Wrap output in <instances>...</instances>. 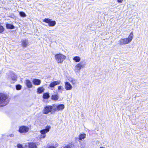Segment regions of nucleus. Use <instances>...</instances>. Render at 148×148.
<instances>
[{"label":"nucleus","mask_w":148,"mask_h":148,"mask_svg":"<svg viewBox=\"0 0 148 148\" xmlns=\"http://www.w3.org/2000/svg\"><path fill=\"white\" fill-rule=\"evenodd\" d=\"M133 37V33L131 32L127 38H121L119 41V44L120 45H125L130 42Z\"/></svg>","instance_id":"nucleus-1"},{"label":"nucleus","mask_w":148,"mask_h":148,"mask_svg":"<svg viewBox=\"0 0 148 148\" xmlns=\"http://www.w3.org/2000/svg\"><path fill=\"white\" fill-rule=\"evenodd\" d=\"M9 99L8 96L3 94L0 93V106H3L9 103Z\"/></svg>","instance_id":"nucleus-2"},{"label":"nucleus","mask_w":148,"mask_h":148,"mask_svg":"<svg viewBox=\"0 0 148 148\" xmlns=\"http://www.w3.org/2000/svg\"><path fill=\"white\" fill-rule=\"evenodd\" d=\"M55 59L58 63H62L66 58V56L63 54L58 53L55 55Z\"/></svg>","instance_id":"nucleus-3"},{"label":"nucleus","mask_w":148,"mask_h":148,"mask_svg":"<svg viewBox=\"0 0 148 148\" xmlns=\"http://www.w3.org/2000/svg\"><path fill=\"white\" fill-rule=\"evenodd\" d=\"M53 112L55 113L57 111L62 110L64 108V106L63 104H53Z\"/></svg>","instance_id":"nucleus-4"},{"label":"nucleus","mask_w":148,"mask_h":148,"mask_svg":"<svg viewBox=\"0 0 148 148\" xmlns=\"http://www.w3.org/2000/svg\"><path fill=\"white\" fill-rule=\"evenodd\" d=\"M53 104L52 106H47L45 107L43 113L45 114H47L50 112L52 114L53 113Z\"/></svg>","instance_id":"nucleus-5"},{"label":"nucleus","mask_w":148,"mask_h":148,"mask_svg":"<svg viewBox=\"0 0 148 148\" xmlns=\"http://www.w3.org/2000/svg\"><path fill=\"white\" fill-rule=\"evenodd\" d=\"M43 22L47 23L49 27H53L56 24L55 21H53L49 18H45L43 20Z\"/></svg>","instance_id":"nucleus-6"},{"label":"nucleus","mask_w":148,"mask_h":148,"mask_svg":"<svg viewBox=\"0 0 148 148\" xmlns=\"http://www.w3.org/2000/svg\"><path fill=\"white\" fill-rule=\"evenodd\" d=\"M85 64V62H81L78 63L75 66V69L77 70V72L80 71L81 69L84 67Z\"/></svg>","instance_id":"nucleus-7"},{"label":"nucleus","mask_w":148,"mask_h":148,"mask_svg":"<svg viewBox=\"0 0 148 148\" xmlns=\"http://www.w3.org/2000/svg\"><path fill=\"white\" fill-rule=\"evenodd\" d=\"M29 130L28 127L23 125L19 127L18 132L20 133H26L28 132Z\"/></svg>","instance_id":"nucleus-8"},{"label":"nucleus","mask_w":148,"mask_h":148,"mask_svg":"<svg viewBox=\"0 0 148 148\" xmlns=\"http://www.w3.org/2000/svg\"><path fill=\"white\" fill-rule=\"evenodd\" d=\"M9 77H10L12 82V83H14V82L17 80L16 75L12 72L11 71L9 73Z\"/></svg>","instance_id":"nucleus-9"},{"label":"nucleus","mask_w":148,"mask_h":148,"mask_svg":"<svg viewBox=\"0 0 148 148\" xmlns=\"http://www.w3.org/2000/svg\"><path fill=\"white\" fill-rule=\"evenodd\" d=\"M22 46L25 48L29 45V43L27 39H24L21 41Z\"/></svg>","instance_id":"nucleus-10"},{"label":"nucleus","mask_w":148,"mask_h":148,"mask_svg":"<svg viewBox=\"0 0 148 148\" xmlns=\"http://www.w3.org/2000/svg\"><path fill=\"white\" fill-rule=\"evenodd\" d=\"M51 128L50 125H47L46 126L45 128L43 130H41L40 132L41 134H45L49 132Z\"/></svg>","instance_id":"nucleus-11"},{"label":"nucleus","mask_w":148,"mask_h":148,"mask_svg":"<svg viewBox=\"0 0 148 148\" xmlns=\"http://www.w3.org/2000/svg\"><path fill=\"white\" fill-rule=\"evenodd\" d=\"M60 83V81H54L51 82L49 85V86L52 88L53 89L54 88L55 86L58 85Z\"/></svg>","instance_id":"nucleus-12"},{"label":"nucleus","mask_w":148,"mask_h":148,"mask_svg":"<svg viewBox=\"0 0 148 148\" xmlns=\"http://www.w3.org/2000/svg\"><path fill=\"white\" fill-rule=\"evenodd\" d=\"M65 88L66 90H70L73 87L69 82H66L65 83Z\"/></svg>","instance_id":"nucleus-13"},{"label":"nucleus","mask_w":148,"mask_h":148,"mask_svg":"<svg viewBox=\"0 0 148 148\" xmlns=\"http://www.w3.org/2000/svg\"><path fill=\"white\" fill-rule=\"evenodd\" d=\"M29 148H37V145L36 143L30 142L28 143Z\"/></svg>","instance_id":"nucleus-14"},{"label":"nucleus","mask_w":148,"mask_h":148,"mask_svg":"<svg viewBox=\"0 0 148 148\" xmlns=\"http://www.w3.org/2000/svg\"><path fill=\"white\" fill-rule=\"evenodd\" d=\"M86 135L85 134L83 133L80 134L78 136V141L80 142L81 140L84 139L86 137Z\"/></svg>","instance_id":"nucleus-15"},{"label":"nucleus","mask_w":148,"mask_h":148,"mask_svg":"<svg viewBox=\"0 0 148 148\" xmlns=\"http://www.w3.org/2000/svg\"><path fill=\"white\" fill-rule=\"evenodd\" d=\"M33 84L35 85H39L41 83V80L38 79H34L32 81Z\"/></svg>","instance_id":"nucleus-16"},{"label":"nucleus","mask_w":148,"mask_h":148,"mask_svg":"<svg viewBox=\"0 0 148 148\" xmlns=\"http://www.w3.org/2000/svg\"><path fill=\"white\" fill-rule=\"evenodd\" d=\"M5 27L7 29H13L15 28V26L12 24L7 23L5 24Z\"/></svg>","instance_id":"nucleus-17"},{"label":"nucleus","mask_w":148,"mask_h":148,"mask_svg":"<svg viewBox=\"0 0 148 148\" xmlns=\"http://www.w3.org/2000/svg\"><path fill=\"white\" fill-rule=\"evenodd\" d=\"M25 84L28 88H30L32 87L33 86L31 82L29 79L25 80Z\"/></svg>","instance_id":"nucleus-18"},{"label":"nucleus","mask_w":148,"mask_h":148,"mask_svg":"<svg viewBox=\"0 0 148 148\" xmlns=\"http://www.w3.org/2000/svg\"><path fill=\"white\" fill-rule=\"evenodd\" d=\"M78 147L77 146L74 145L73 144L71 143L65 146L63 148H78Z\"/></svg>","instance_id":"nucleus-19"},{"label":"nucleus","mask_w":148,"mask_h":148,"mask_svg":"<svg viewBox=\"0 0 148 148\" xmlns=\"http://www.w3.org/2000/svg\"><path fill=\"white\" fill-rule=\"evenodd\" d=\"M45 89L43 87H38L37 89V93L40 94L44 92Z\"/></svg>","instance_id":"nucleus-20"},{"label":"nucleus","mask_w":148,"mask_h":148,"mask_svg":"<svg viewBox=\"0 0 148 148\" xmlns=\"http://www.w3.org/2000/svg\"><path fill=\"white\" fill-rule=\"evenodd\" d=\"M59 98V96L58 94L52 95L51 96V99L52 100L57 101Z\"/></svg>","instance_id":"nucleus-21"},{"label":"nucleus","mask_w":148,"mask_h":148,"mask_svg":"<svg viewBox=\"0 0 148 148\" xmlns=\"http://www.w3.org/2000/svg\"><path fill=\"white\" fill-rule=\"evenodd\" d=\"M49 97V94L48 92L45 93L43 94L42 96V97L44 99H48Z\"/></svg>","instance_id":"nucleus-22"},{"label":"nucleus","mask_w":148,"mask_h":148,"mask_svg":"<svg viewBox=\"0 0 148 148\" xmlns=\"http://www.w3.org/2000/svg\"><path fill=\"white\" fill-rule=\"evenodd\" d=\"M73 60L76 62H79L80 61L81 58L79 56H76L73 58Z\"/></svg>","instance_id":"nucleus-23"},{"label":"nucleus","mask_w":148,"mask_h":148,"mask_svg":"<svg viewBox=\"0 0 148 148\" xmlns=\"http://www.w3.org/2000/svg\"><path fill=\"white\" fill-rule=\"evenodd\" d=\"M19 14L20 16L22 17H25L26 16V14L23 12H19Z\"/></svg>","instance_id":"nucleus-24"},{"label":"nucleus","mask_w":148,"mask_h":148,"mask_svg":"<svg viewBox=\"0 0 148 148\" xmlns=\"http://www.w3.org/2000/svg\"><path fill=\"white\" fill-rule=\"evenodd\" d=\"M5 30V29L1 25H0V33H3Z\"/></svg>","instance_id":"nucleus-25"},{"label":"nucleus","mask_w":148,"mask_h":148,"mask_svg":"<svg viewBox=\"0 0 148 148\" xmlns=\"http://www.w3.org/2000/svg\"><path fill=\"white\" fill-rule=\"evenodd\" d=\"M22 86L20 84H17L16 86V88L17 90H20L21 89Z\"/></svg>","instance_id":"nucleus-26"},{"label":"nucleus","mask_w":148,"mask_h":148,"mask_svg":"<svg viewBox=\"0 0 148 148\" xmlns=\"http://www.w3.org/2000/svg\"><path fill=\"white\" fill-rule=\"evenodd\" d=\"M17 147L18 148H24L22 145L18 143L17 145Z\"/></svg>","instance_id":"nucleus-27"},{"label":"nucleus","mask_w":148,"mask_h":148,"mask_svg":"<svg viewBox=\"0 0 148 148\" xmlns=\"http://www.w3.org/2000/svg\"><path fill=\"white\" fill-rule=\"evenodd\" d=\"M47 147L48 148H56V146H50L49 145H47Z\"/></svg>","instance_id":"nucleus-28"},{"label":"nucleus","mask_w":148,"mask_h":148,"mask_svg":"<svg viewBox=\"0 0 148 148\" xmlns=\"http://www.w3.org/2000/svg\"><path fill=\"white\" fill-rule=\"evenodd\" d=\"M63 87L61 86H59L58 87V90L62 91L63 90Z\"/></svg>","instance_id":"nucleus-29"},{"label":"nucleus","mask_w":148,"mask_h":148,"mask_svg":"<svg viewBox=\"0 0 148 148\" xmlns=\"http://www.w3.org/2000/svg\"><path fill=\"white\" fill-rule=\"evenodd\" d=\"M42 135H41V137L43 138H45L46 136L45 134H42Z\"/></svg>","instance_id":"nucleus-30"},{"label":"nucleus","mask_w":148,"mask_h":148,"mask_svg":"<svg viewBox=\"0 0 148 148\" xmlns=\"http://www.w3.org/2000/svg\"><path fill=\"white\" fill-rule=\"evenodd\" d=\"M123 0H117V1L119 3H121L122 2Z\"/></svg>","instance_id":"nucleus-31"},{"label":"nucleus","mask_w":148,"mask_h":148,"mask_svg":"<svg viewBox=\"0 0 148 148\" xmlns=\"http://www.w3.org/2000/svg\"><path fill=\"white\" fill-rule=\"evenodd\" d=\"M8 136H10L11 137H12L14 136V134H11L10 135H9Z\"/></svg>","instance_id":"nucleus-32"},{"label":"nucleus","mask_w":148,"mask_h":148,"mask_svg":"<svg viewBox=\"0 0 148 148\" xmlns=\"http://www.w3.org/2000/svg\"><path fill=\"white\" fill-rule=\"evenodd\" d=\"M100 148H106L103 147H101Z\"/></svg>","instance_id":"nucleus-33"}]
</instances>
